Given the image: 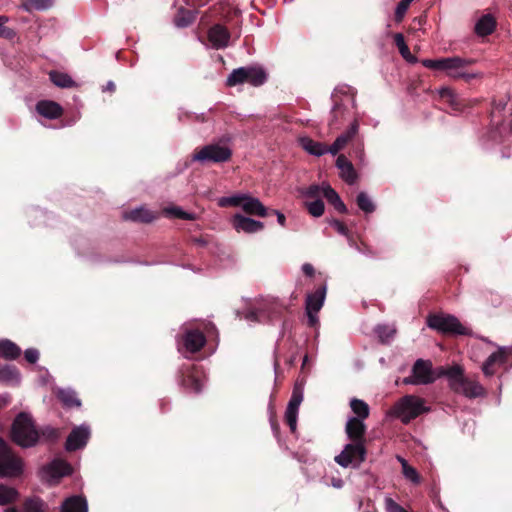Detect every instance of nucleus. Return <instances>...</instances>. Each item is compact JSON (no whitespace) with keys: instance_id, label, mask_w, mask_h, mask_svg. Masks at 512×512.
Masks as SVG:
<instances>
[{"instance_id":"f257e3e1","label":"nucleus","mask_w":512,"mask_h":512,"mask_svg":"<svg viewBox=\"0 0 512 512\" xmlns=\"http://www.w3.org/2000/svg\"><path fill=\"white\" fill-rule=\"evenodd\" d=\"M39 436L31 416L25 412L19 413L11 427L13 442L24 448L32 447L38 442Z\"/></svg>"},{"instance_id":"f03ea898","label":"nucleus","mask_w":512,"mask_h":512,"mask_svg":"<svg viewBox=\"0 0 512 512\" xmlns=\"http://www.w3.org/2000/svg\"><path fill=\"white\" fill-rule=\"evenodd\" d=\"M428 411L424 399L415 395H405L394 404L391 415L400 419L403 424H408Z\"/></svg>"},{"instance_id":"7ed1b4c3","label":"nucleus","mask_w":512,"mask_h":512,"mask_svg":"<svg viewBox=\"0 0 512 512\" xmlns=\"http://www.w3.org/2000/svg\"><path fill=\"white\" fill-rule=\"evenodd\" d=\"M232 150L220 143H210L194 150L192 161L201 164H221L231 160Z\"/></svg>"},{"instance_id":"20e7f679","label":"nucleus","mask_w":512,"mask_h":512,"mask_svg":"<svg viewBox=\"0 0 512 512\" xmlns=\"http://www.w3.org/2000/svg\"><path fill=\"white\" fill-rule=\"evenodd\" d=\"M268 75L263 67L252 65L234 69L226 80V85L233 87L243 83H249L258 87L267 81Z\"/></svg>"},{"instance_id":"39448f33","label":"nucleus","mask_w":512,"mask_h":512,"mask_svg":"<svg viewBox=\"0 0 512 512\" xmlns=\"http://www.w3.org/2000/svg\"><path fill=\"white\" fill-rule=\"evenodd\" d=\"M427 325L442 334L466 336L471 333L455 316L450 314H430L427 318Z\"/></svg>"},{"instance_id":"423d86ee","label":"nucleus","mask_w":512,"mask_h":512,"mask_svg":"<svg viewBox=\"0 0 512 512\" xmlns=\"http://www.w3.org/2000/svg\"><path fill=\"white\" fill-rule=\"evenodd\" d=\"M0 468L6 477H18L23 473L22 459L17 456L8 443L0 437Z\"/></svg>"},{"instance_id":"0eeeda50","label":"nucleus","mask_w":512,"mask_h":512,"mask_svg":"<svg viewBox=\"0 0 512 512\" xmlns=\"http://www.w3.org/2000/svg\"><path fill=\"white\" fill-rule=\"evenodd\" d=\"M367 449L366 445L348 443L344 446L341 453L335 456V462L343 468L349 466L359 468L360 465L366 460Z\"/></svg>"},{"instance_id":"6e6552de","label":"nucleus","mask_w":512,"mask_h":512,"mask_svg":"<svg viewBox=\"0 0 512 512\" xmlns=\"http://www.w3.org/2000/svg\"><path fill=\"white\" fill-rule=\"evenodd\" d=\"M497 365L503 366L506 371L512 368V346L499 347L497 351L489 355L482 365L484 375L487 377L493 376L496 373L495 367Z\"/></svg>"},{"instance_id":"1a4fd4ad","label":"nucleus","mask_w":512,"mask_h":512,"mask_svg":"<svg viewBox=\"0 0 512 512\" xmlns=\"http://www.w3.org/2000/svg\"><path fill=\"white\" fill-rule=\"evenodd\" d=\"M437 378L432 370V363L428 360L418 359L412 367V374L404 379L405 384L427 385Z\"/></svg>"},{"instance_id":"9d476101","label":"nucleus","mask_w":512,"mask_h":512,"mask_svg":"<svg viewBox=\"0 0 512 512\" xmlns=\"http://www.w3.org/2000/svg\"><path fill=\"white\" fill-rule=\"evenodd\" d=\"M206 344V337L199 329H187L178 340L179 352L194 354Z\"/></svg>"},{"instance_id":"9b49d317","label":"nucleus","mask_w":512,"mask_h":512,"mask_svg":"<svg viewBox=\"0 0 512 512\" xmlns=\"http://www.w3.org/2000/svg\"><path fill=\"white\" fill-rule=\"evenodd\" d=\"M448 61H453L454 64H451L453 67L445 68L446 74L455 80L462 79L466 83L471 82L473 79H476L479 74L475 72H470L468 68L474 64L473 59L462 58L459 56L448 57Z\"/></svg>"},{"instance_id":"f8f14e48","label":"nucleus","mask_w":512,"mask_h":512,"mask_svg":"<svg viewBox=\"0 0 512 512\" xmlns=\"http://www.w3.org/2000/svg\"><path fill=\"white\" fill-rule=\"evenodd\" d=\"M179 384L186 390L193 393H200L203 384L200 379V372L195 365L183 364L178 370Z\"/></svg>"},{"instance_id":"ddd939ff","label":"nucleus","mask_w":512,"mask_h":512,"mask_svg":"<svg viewBox=\"0 0 512 512\" xmlns=\"http://www.w3.org/2000/svg\"><path fill=\"white\" fill-rule=\"evenodd\" d=\"M333 107L331 109V119L329 120V127L331 129H340L341 125L350 118L351 112L348 103H345L338 95L332 96Z\"/></svg>"},{"instance_id":"4468645a","label":"nucleus","mask_w":512,"mask_h":512,"mask_svg":"<svg viewBox=\"0 0 512 512\" xmlns=\"http://www.w3.org/2000/svg\"><path fill=\"white\" fill-rule=\"evenodd\" d=\"M207 38L214 49H224L229 45L231 33L225 25L217 23L208 29Z\"/></svg>"},{"instance_id":"2eb2a0df","label":"nucleus","mask_w":512,"mask_h":512,"mask_svg":"<svg viewBox=\"0 0 512 512\" xmlns=\"http://www.w3.org/2000/svg\"><path fill=\"white\" fill-rule=\"evenodd\" d=\"M303 401V392L301 389L295 387L293 389L291 398L288 402L286 412H285V421L289 426L292 433L296 431L297 428V417L298 410L301 402Z\"/></svg>"},{"instance_id":"dca6fc26","label":"nucleus","mask_w":512,"mask_h":512,"mask_svg":"<svg viewBox=\"0 0 512 512\" xmlns=\"http://www.w3.org/2000/svg\"><path fill=\"white\" fill-rule=\"evenodd\" d=\"M90 437V430L87 426L81 425L72 429L65 443V449L69 452L83 448Z\"/></svg>"},{"instance_id":"f3484780","label":"nucleus","mask_w":512,"mask_h":512,"mask_svg":"<svg viewBox=\"0 0 512 512\" xmlns=\"http://www.w3.org/2000/svg\"><path fill=\"white\" fill-rule=\"evenodd\" d=\"M366 430L367 427L363 420L356 417L350 418L345 426V433L348 439L356 444L366 445Z\"/></svg>"},{"instance_id":"a211bd4d","label":"nucleus","mask_w":512,"mask_h":512,"mask_svg":"<svg viewBox=\"0 0 512 512\" xmlns=\"http://www.w3.org/2000/svg\"><path fill=\"white\" fill-rule=\"evenodd\" d=\"M232 226L237 232L243 231L251 234L263 230L264 223L241 214H235L232 218Z\"/></svg>"},{"instance_id":"6ab92c4d","label":"nucleus","mask_w":512,"mask_h":512,"mask_svg":"<svg viewBox=\"0 0 512 512\" xmlns=\"http://www.w3.org/2000/svg\"><path fill=\"white\" fill-rule=\"evenodd\" d=\"M213 9L219 19L225 23H230L241 15V10L234 5L232 0L219 1Z\"/></svg>"},{"instance_id":"aec40b11","label":"nucleus","mask_w":512,"mask_h":512,"mask_svg":"<svg viewBox=\"0 0 512 512\" xmlns=\"http://www.w3.org/2000/svg\"><path fill=\"white\" fill-rule=\"evenodd\" d=\"M440 98L447 102L454 111H463L471 103L461 98L453 89L443 87L439 91Z\"/></svg>"},{"instance_id":"412c9836","label":"nucleus","mask_w":512,"mask_h":512,"mask_svg":"<svg viewBox=\"0 0 512 512\" xmlns=\"http://www.w3.org/2000/svg\"><path fill=\"white\" fill-rule=\"evenodd\" d=\"M446 376L449 381L450 388L454 391L455 388L466 379L462 367L455 365L448 368L441 367L437 377Z\"/></svg>"},{"instance_id":"4be33fe9","label":"nucleus","mask_w":512,"mask_h":512,"mask_svg":"<svg viewBox=\"0 0 512 512\" xmlns=\"http://www.w3.org/2000/svg\"><path fill=\"white\" fill-rule=\"evenodd\" d=\"M454 392L463 394L468 398H477L485 395L484 387L479 382L468 378L461 385L457 386Z\"/></svg>"},{"instance_id":"5701e85b","label":"nucleus","mask_w":512,"mask_h":512,"mask_svg":"<svg viewBox=\"0 0 512 512\" xmlns=\"http://www.w3.org/2000/svg\"><path fill=\"white\" fill-rule=\"evenodd\" d=\"M37 112L48 119H57L63 115V108L56 102L41 100L36 104Z\"/></svg>"},{"instance_id":"b1692460","label":"nucleus","mask_w":512,"mask_h":512,"mask_svg":"<svg viewBox=\"0 0 512 512\" xmlns=\"http://www.w3.org/2000/svg\"><path fill=\"white\" fill-rule=\"evenodd\" d=\"M326 297V287L320 286L315 292L310 293L306 297L305 310L318 313L323 307Z\"/></svg>"},{"instance_id":"393cba45","label":"nucleus","mask_w":512,"mask_h":512,"mask_svg":"<svg viewBox=\"0 0 512 512\" xmlns=\"http://www.w3.org/2000/svg\"><path fill=\"white\" fill-rule=\"evenodd\" d=\"M242 209L248 215L259 217L269 216V210L262 204V202L250 195L246 196Z\"/></svg>"},{"instance_id":"a878e982","label":"nucleus","mask_w":512,"mask_h":512,"mask_svg":"<svg viewBox=\"0 0 512 512\" xmlns=\"http://www.w3.org/2000/svg\"><path fill=\"white\" fill-rule=\"evenodd\" d=\"M336 166L340 169V176L348 184H353L357 178L356 171L351 161L345 155H339L336 160Z\"/></svg>"},{"instance_id":"bb28decb","label":"nucleus","mask_w":512,"mask_h":512,"mask_svg":"<svg viewBox=\"0 0 512 512\" xmlns=\"http://www.w3.org/2000/svg\"><path fill=\"white\" fill-rule=\"evenodd\" d=\"M47 472L53 478H61L72 473L71 465L63 459H54L48 466Z\"/></svg>"},{"instance_id":"cd10ccee","label":"nucleus","mask_w":512,"mask_h":512,"mask_svg":"<svg viewBox=\"0 0 512 512\" xmlns=\"http://www.w3.org/2000/svg\"><path fill=\"white\" fill-rule=\"evenodd\" d=\"M496 24V20L492 15H483L475 25V33L482 37L488 36L494 32Z\"/></svg>"},{"instance_id":"c85d7f7f","label":"nucleus","mask_w":512,"mask_h":512,"mask_svg":"<svg viewBox=\"0 0 512 512\" xmlns=\"http://www.w3.org/2000/svg\"><path fill=\"white\" fill-rule=\"evenodd\" d=\"M87 502L81 496H72L67 498L61 507V512H87Z\"/></svg>"},{"instance_id":"c756f323","label":"nucleus","mask_w":512,"mask_h":512,"mask_svg":"<svg viewBox=\"0 0 512 512\" xmlns=\"http://www.w3.org/2000/svg\"><path fill=\"white\" fill-rule=\"evenodd\" d=\"M23 512H48V504L39 496L26 497L22 502Z\"/></svg>"},{"instance_id":"7c9ffc66","label":"nucleus","mask_w":512,"mask_h":512,"mask_svg":"<svg viewBox=\"0 0 512 512\" xmlns=\"http://www.w3.org/2000/svg\"><path fill=\"white\" fill-rule=\"evenodd\" d=\"M124 218L134 222L151 223L156 216L150 210L140 207L124 213Z\"/></svg>"},{"instance_id":"2f4dec72","label":"nucleus","mask_w":512,"mask_h":512,"mask_svg":"<svg viewBox=\"0 0 512 512\" xmlns=\"http://www.w3.org/2000/svg\"><path fill=\"white\" fill-rule=\"evenodd\" d=\"M323 196L339 213H347L348 210L346 205L341 200L338 193L330 185H326L323 188Z\"/></svg>"},{"instance_id":"473e14b6","label":"nucleus","mask_w":512,"mask_h":512,"mask_svg":"<svg viewBox=\"0 0 512 512\" xmlns=\"http://www.w3.org/2000/svg\"><path fill=\"white\" fill-rule=\"evenodd\" d=\"M358 130L359 123L356 119H354L350 124V127L347 129V131L336 138L337 144H339L342 149L345 148L350 143L354 145V141L356 140L358 135Z\"/></svg>"},{"instance_id":"72a5a7b5","label":"nucleus","mask_w":512,"mask_h":512,"mask_svg":"<svg viewBox=\"0 0 512 512\" xmlns=\"http://www.w3.org/2000/svg\"><path fill=\"white\" fill-rule=\"evenodd\" d=\"M50 81L60 88L76 87V82L67 74L59 71H51L49 73Z\"/></svg>"},{"instance_id":"f704fd0d","label":"nucleus","mask_w":512,"mask_h":512,"mask_svg":"<svg viewBox=\"0 0 512 512\" xmlns=\"http://www.w3.org/2000/svg\"><path fill=\"white\" fill-rule=\"evenodd\" d=\"M196 19V12L180 8L174 17V24L177 27L185 28L190 26Z\"/></svg>"},{"instance_id":"c9c22d12","label":"nucleus","mask_w":512,"mask_h":512,"mask_svg":"<svg viewBox=\"0 0 512 512\" xmlns=\"http://www.w3.org/2000/svg\"><path fill=\"white\" fill-rule=\"evenodd\" d=\"M21 349L14 342L10 340L0 341V356L5 359H16L20 356Z\"/></svg>"},{"instance_id":"e433bc0d","label":"nucleus","mask_w":512,"mask_h":512,"mask_svg":"<svg viewBox=\"0 0 512 512\" xmlns=\"http://www.w3.org/2000/svg\"><path fill=\"white\" fill-rule=\"evenodd\" d=\"M301 143L302 147L312 155L322 156L327 153V145L324 143L314 141L308 137L302 138Z\"/></svg>"},{"instance_id":"4c0bfd02","label":"nucleus","mask_w":512,"mask_h":512,"mask_svg":"<svg viewBox=\"0 0 512 512\" xmlns=\"http://www.w3.org/2000/svg\"><path fill=\"white\" fill-rule=\"evenodd\" d=\"M57 398L68 408L81 406V401L73 390L61 389L57 393Z\"/></svg>"},{"instance_id":"58836bf2","label":"nucleus","mask_w":512,"mask_h":512,"mask_svg":"<svg viewBox=\"0 0 512 512\" xmlns=\"http://www.w3.org/2000/svg\"><path fill=\"white\" fill-rule=\"evenodd\" d=\"M19 497V492L10 486L0 484V505L6 506L14 503Z\"/></svg>"},{"instance_id":"ea45409f","label":"nucleus","mask_w":512,"mask_h":512,"mask_svg":"<svg viewBox=\"0 0 512 512\" xmlns=\"http://www.w3.org/2000/svg\"><path fill=\"white\" fill-rule=\"evenodd\" d=\"M394 43L397 46L401 56L408 62H416L417 59L411 54L409 47L405 42L404 35L402 33L394 34Z\"/></svg>"},{"instance_id":"a19ab883","label":"nucleus","mask_w":512,"mask_h":512,"mask_svg":"<svg viewBox=\"0 0 512 512\" xmlns=\"http://www.w3.org/2000/svg\"><path fill=\"white\" fill-rule=\"evenodd\" d=\"M350 407H351V410L353 411V413L356 415V418L364 420L369 417L370 408H369V405L365 401H363L361 399L353 398L350 401Z\"/></svg>"},{"instance_id":"79ce46f5","label":"nucleus","mask_w":512,"mask_h":512,"mask_svg":"<svg viewBox=\"0 0 512 512\" xmlns=\"http://www.w3.org/2000/svg\"><path fill=\"white\" fill-rule=\"evenodd\" d=\"M420 62L424 67L435 71H444L445 68H451L453 67L451 64H454L453 61H448V57L438 59H422Z\"/></svg>"},{"instance_id":"37998d69","label":"nucleus","mask_w":512,"mask_h":512,"mask_svg":"<svg viewBox=\"0 0 512 512\" xmlns=\"http://www.w3.org/2000/svg\"><path fill=\"white\" fill-rule=\"evenodd\" d=\"M19 376V370L14 365L0 367V381L2 382H18Z\"/></svg>"},{"instance_id":"c03bdc74","label":"nucleus","mask_w":512,"mask_h":512,"mask_svg":"<svg viewBox=\"0 0 512 512\" xmlns=\"http://www.w3.org/2000/svg\"><path fill=\"white\" fill-rule=\"evenodd\" d=\"M52 5L53 0H25L22 4L24 10L27 12L46 10Z\"/></svg>"},{"instance_id":"a18cd8bd","label":"nucleus","mask_w":512,"mask_h":512,"mask_svg":"<svg viewBox=\"0 0 512 512\" xmlns=\"http://www.w3.org/2000/svg\"><path fill=\"white\" fill-rule=\"evenodd\" d=\"M375 332L378 335L379 341L382 344H386L394 337L396 329L388 325H378L375 328Z\"/></svg>"},{"instance_id":"49530a36","label":"nucleus","mask_w":512,"mask_h":512,"mask_svg":"<svg viewBox=\"0 0 512 512\" xmlns=\"http://www.w3.org/2000/svg\"><path fill=\"white\" fill-rule=\"evenodd\" d=\"M247 194H241V195H233L229 197H222L218 201V205L220 207H243V203L245 201Z\"/></svg>"},{"instance_id":"de8ad7c7","label":"nucleus","mask_w":512,"mask_h":512,"mask_svg":"<svg viewBox=\"0 0 512 512\" xmlns=\"http://www.w3.org/2000/svg\"><path fill=\"white\" fill-rule=\"evenodd\" d=\"M356 203L359 209H361L365 213H373L375 211L374 203L365 192H360L357 195Z\"/></svg>"},{"instance_id":"09e8293b","label":"nucleus","mask_w":512,"mask_h":512,"mask_svg":"<svg viewBox=\"0 0 512 512\" xmlns=\"http://www.w3.org/2000/svg\"><path fill=\"white\" fill-rule=\"evenodd\" d=\"M506 102L504 100L493 101L491 109V122L499 125L501 122V112L505 109Z\"/></svg>"},{"instance_id":"8fccbe9b","label":"nucleus","mask_w":512,"mask_h":512,"mask_svg":"<svg viewBox=\"0 0 512 512\" xmlns=\"http://www.w3.org/2000/svg\"><path fill=\"white\" fill-rule=\"evenodd\" d=\"M308 212L314 217H320L324 213V202L322 199H315L305 203Z\"/></svg>"},{"instance_id":"3c124183","label":"nucleus","mask_w":512,"mask_h":512,"mask_svg":"<svg viewBox=\"0 0 512 512\" xmlns=\"http://www.w3.org/2000/svg\"><path fill=\"white\" fill-rule=\"evenodd\" d=\"M165 212L175 218L184 219V220H195L196 215L193 213H188L182 210L180 207L173 206L170 208H167Z\"/></svg>"},{"instance_id":"603ef678","label":"nucleus","mask_w":512,"mask_h":512,"mask_svg":"<svg viewBox=\"0 0 512 512\" xmlns=\"http://www.w3.org/2000/svg\"><path fill=\"white\" fill-rule=\"evenodd\" d=\"M403 475L406 479L410 480L413 484H420L421 483V476L417 472V470L410 466L408 463H403Z\"/></svg>"},{"instance_id":"864d4df0","label":"nucleus","mask_w":512,"mask_h":512,"mask_svg":"<svg viewBox=\"0 0 512 512\" xmlns=\"http://www.w3.org/2000/svg\"><path fill=\"white\" fill-rule=\"evenodd\" d=\"M325 186L321 187L320 185L313 184L309 187L303 188L301 190V194L306 198L311 199H321L320 196L323 195V188Z\"/></svg>"},{"instance_id":"5fc2aeb1","label":"nucleus","mask_w":512,"mask_h":512,"mask_svg":"<svg viewBox=\"0 0 512 512\" xmlns=\"http://www.w3.org/2000/svg\"><path fill=\"white\" fill-rule=\"evenodd\" d=\"M8 21V17L0 15V37L12 40L16 36V32L14 29L5 26V23Z\"/></svg>"},{"instance_id":"6e6d98bb","label":"nucleus","mask_w":512,"mask_h":512,"mask_svg":"<svg viewBox=\"0 0 512 512\" xmlns=\"http://www.w3.org/2000/svg\"><path fill=\"white\" fill-rule=\"evenodd\" d=\"M409 6L410 5L406 3L404 0H401L398 3L394 14V19L397 23H400L403 20L407 10L409 9Z\"/></svg>"},{"instance_id":"4d7b16f0","label":"nucleus","mask_w":512,"mask_h":512,"mask_svg":"<svg viewBox=\"0 0 512 512\" xmlns=\"http://www.w3.org/2000/svg\"><path fill=\"white\" fill-rule=\"evenodd\" d=\"M330 224L335 228V230H336L339 234H341V235H343V236L347 237L348 239H350V238H351V232H350V230L348 229V227H347L343 222H341L340 220H337V219H333V220L330 222Z\"/></svg>"},{"instance_id":"13d9d810","label":"nucleus","mask_w":512,"mask_h":512,"mask_svg":"<svg viewBox=\"0 0 512 512\" xmlns=\"http://www.w3.org/2000/svg\"><path fill=\"white\" fill-rule=\"evenodd\" d=\"M385 506L387 512H408L404 507L394 501L392 498H386Z\"/></svg>"},{"instance_id":"bf43d9fd","label":"nucleus","mask_w":512,"mask_h":512,"mask_svg":"<svg viewBox=\"0 0 512 512\" xmlns=\"http://www.w3.org/2000/svg\"><path fill=\"white\" fill-rule=\"evenodd\" d=\"M42 436L54 441L59 437V431L55 428L46 427L41 431Z\"/></svg>"},{"instance_id":"052dcab7","label":"nucleus","mask_w":512,"mask_h":512,"mask_svg":"<svg viewBox=\"0 0 512 512\" xmlns=\"http://www.w3.org/2000/svg\"><path fill=\"white\" fill-rule=\"evenodd\" d=\"M24 357L29 363L34 364L39 358V352L36 349L30 348L24 352Z\"/></svg>"},{"instance_id":"680f3d73","label":"nucleus","mask_w":512,"mask_h":512,"mask_svg":"<svg viewBox=\"0 0 512 512\" xmlns=\"http://www.w3.org/2000/svg\"><path fill=\"white\" fill-rule=\"evenodd\" d=\"M306 315H307V324L309 327H317L319 325V318L317 316V313L316 312H310V311H306Z\"/></svg>"},{"instance_id":"e2e57ef3","label":"nucleus","mask_w":512,"mask_h":512,"mask_svg":"<svg viewBox=\"0 0 512 512\" xmlns=\"http://www.w3.org/2000/svg\"><path fill=\"white\" fill-rule=\"evenodd\" d=\"M302 271L308 277L314 276V273H315V269L310 263H305L302 266Z\"/></svg>"},{"instance_id":"0e129e2a","label":"nucleus","mask_w":512,"mask_h":512,"mask_svg":"<svg viewBox=\"0 0 512 512\" xmlns=\"http://www.w3.org/2000/svg\"><path fill=\"white\" fill-rule=\"evenodd\" d=\"M342 148L339 144H337L336 140L333 142L331 146H327V153H331L332 155H337Z\"/></svg>"},{"instance_id":"69168bd1","label":"nucleus","mask_w":512,"mask_h":512,"mask_svg":"<svg viewBox=\"0 0 512 512\" xmlns=\"http://www.w3.org/2000/svg\"><path fill=\"white\" fill-rule=\"evenodd\" d=\"M270 214H274L277 216V221L278 223L281 225V226H285V221H286V218H285V215L277 210H271L269 212V215Z\"/></svg>"},{"instance_id":"338daca9","label":"nucleus","mask_w":512,"mask_h":512,"mask_svg":"<svg viewBox=\"0 0 512 512\" xmlns=\"http://www.w3.org/2000/svg\"><path fill=\"white\" fill-rule=\"evenodd\" d=\"M270 422H271V427H272V429H273L274 433H275V434H278V433H279L280 428H279V424H278V422H277V420H276L275 416H272V417H271Z\"/></svg>"},{"instance_id":"774afa93","label":"nucleus","mask_w":512,"mask_h":512,"mask_svg":"<svg viewBox=\"0 0 512 512\" xmlns=\"http://www.w3.org/2000/svg\"><path fill=\"white\" fill-rule=\"evenodd\" d=\"M246 319L250 320V321H253V322H257L259 321L258 320V314L256 311H250L247 313L246 315Z\"/></svg>"}]
</instances>
